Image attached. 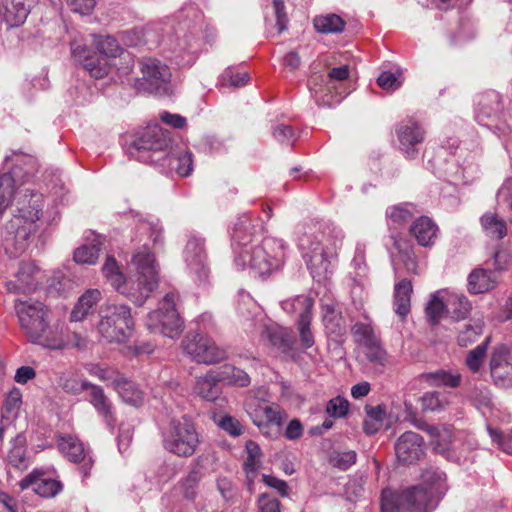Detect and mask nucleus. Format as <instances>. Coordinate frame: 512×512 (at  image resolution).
Returning a JSON list of instances; mask_svg holds the SVG:
<instances>
[{"label":"nucleus","instance_id":"25","mask_svg":"<svg viewBox=\"0 0 512 512\" xmlns=\"http://www.w3.org/2000/svg\"><path fill=\"white\" fill-rule=\"evenodd\" d=\"M101 299L102 293L99 289H87L74 305L70 314V321H83L89 314L93 313Z\"/></svg>","mask_w":512,"mask_h":512},{"label":"nucleus","instance_id":"53","mask_svg":"<svg viewBox=\"0 0 512 512\" xmlns=\"http://www.w3.org/2000/svg\"><path fill=\"white\" fill-rule=\"evenodd\" d=\"M96 47L99 54L105 56L107 59L108 57H116L121 51L117 40L111 36L96 37Z\"/></svg>","mask_w":512,"mask_h":512},{"label":"nucleus","instance_id":"8","mask_svg":"<svg viewBox=\"0 0 512 512\" xmlns=\"http://www.w3.org/2000/svg\"><path fill=\"white\" fill-rule=\"evenodd\" d=\"M178 299L177 293H167L159 303L158 309L148 314L146 326L151 332L160 333L172 339L181 334L184 322L176 309Z\"/></svg>","mask_w":512,"mask_h":512},{"label":"nucleus","instance_id":"44","mask_svg":"<svg viewBox=\"0 0 512 512\" xmlns=\"http://www.w3.org/2000/svg\"><path fill=\"white\" fill-rule=\"evenodd\" d=\"M489 342L490 337H486L482 343H480L467 353V356L465 358V365L467 366L470 372L478 373L480 371L486 358Z\"/></svg>","mask_w":512,"mask_h":512},{"label":"nucleus","instance_id":"3","mask_svg":"<svg viewBox=\"0 0 512 512\" xmlns=\"http://www.w3.org/2000/svg\"><path fill=\"white\" fill-rule=\"evenodd\" d=\"M426 487L416 486L401 492L385 489L381 495L382 512H427L448 490L447 476L440 470H426Z\"/></svg>","mask_w":512,"mask_h":512},{"label":"nucleus","instance_id":"22","mask_svg":"<svg viewBox=\"0 0 512 512\" xmlns=\"http://www.w3.org/2000/svg\"><path fill=\"white\" fill-rule=\"evenodd\" d=\"M429 164L433 169V172L439 178L444 177L447 181L455 185L470 183L474 179V176L478 170L476 166L458 168L454 163H447V168L442 169L441 167H438L432 160H429Z\"/></svg>","mask_w":512,"mask_h":512},{"label":"nucleus","instance_id":"2","mask_svg":"<svg viewBox=\"0 0 512 512\" xmlns=\"http://www.w3.org/2000/svg\"><path fill=\"white\" fill-rule=\"evenodd\" d=\"M343 238V231L335 227L318 223L303 227L298 237V248L314 279L321 281L327 277L331 259L336 256Z\"/></svg>","mask_w":512,"mask_h":512},{"label":"nucleus","instance_id":"57","mask_svg":"<svg viewBox=\"0 0 512 512\" xmlns=\"http://www.w3.org/2000/svg\"><path fill=\"white\" fill-rule=\"evenodd\" d=\"M365 356L369 362L384 366L386 362V351L380 345L379 339L364 345Z\"/></svg>","mask_w":512,"mask_h":512},{"label":"nucleus","instance_id":"48","mask_svg":"<svg viewBox=\"0 0 512 512\" xmlns=\"http://www.w3.org/2000/svg\"><path fill=\"white\" fill-rule=\"evenodd\" d=\"M102 271L107 281L118 292L125 281V277L113 256L107 257L102 267Z\"/></svg>","mask_w":512,"mask_h":512},{"label":"nucleus","instance_id":"18","mask_svg":"<svg viewBox=\"0 0 512 512\" xmlns=\"http://www.w3.org/2000/svg\"><path fill=\"white\" fill-rule=\"evenodd\" d=\"M424 440L413 431L403 433L395 443V453L399 462L413 464L424 456Z\"/></svg>","mask_w":512,"mask_h":512},{"label":"nucleus","instance_id":"51","mask_svg":"<svg viewBox=\"0 0 512 512\" xmlns=\"http://www.w3.org/2000/svg\"><path fill=\"white\" fill-rule=\"evenodd\" d=\"M222 380H227L229 383L238 385L240 387L248 386L250 383L249 375L234 366L226 365L222 372L219 373Z\"/></svg>","mask_w":512,"mask_h":512},{"label":"nucleus","instance_id":"56","mask_svg":"<svg viewBox=\"0 0 512 512\" xmlns=\"http://www.w3.org/2000/svg\"><path fill=\"white\" fill-rule=\"evenodd\" d=\"M356 458V452L352 450L335 452L330 457V464L333 467L345 471L355 464Z\"/></svg>","mask_w":512,"mask_h":512},{"label":"nucleus","instance_id":"63","mask_svg":"<svg viewBox=\"0 0 512 512\" xmlns=\"http://www.w3.org/2000/svg\"><path fill=\"white\" fill-rule=\"evenodd\" d=\"M275 140L282 144H293L297 139L296 131L289 125L278 124L273 128Z\"/></svg>","mask_w":512,"mask_h":512},{"label":"nucleus","instance_id":"45","mask_svg":"<svg viewBox=\"0 0 512 512\" xmlns=\"http://www.w3.org/2000/svg\"><path fill=\"white\" fill-rule=\"evenodd\" d=\"M281 306L288 313H299V317L309 316L311 315L313 300L310 297L301 295L282 301Z\"/></svg>","mask_w":512,"mask_h":512},{"label":"nucleus","instance_id":"10","mask_svg":"<svg viewBox=\"0 0 512 512\" xmlns=\"http://www.w3.org/2000/svg\"><path fill=\"white\" fill-rule=\"evenodd\" d=\"M247 412L260 432L270 439L280 435L283 422L287 419L286 412L278 404L266 401L249 402Z\"/></svg>","mask_w":512,"mask_h":512},{"label":"nucleus","instance_id":"19","mask_svg":"<svg viewBox=\"0 0 512 512\" xmlns=\"http://www.w3.org/2000/svg\"><path fill=\"white\" fill-rule=\"evenodd\" d=\"M58 447L61 453L69 461L83 464L80 467L83 477H88L89 471L93 465V459L86 451L83 443L75 436L63 435L58 438Z\"/></svg>","mask_w":512,"mask_h":512},{"label":"nucleus","instance_id":"7","mask_svg":"<svg viewBox=\"0 0 512 512\" xmlns=\"http://www.w3.org/2000/svg\"><path fill=\"white\" fill-rule=\"evenodd\" d=\"M171 138L167 130L158 125L144 128L129 145L128 153L140 162L159 163L167 156Z\"/></svg>","mask_w":512,"mask_h":512},{"label":"nucleus","instance_id":"12","mask_svg":"<svg viewBox=\"0 0 512 512\" xmlns=\"http://www.w3.org/2000/svg\"><path fill=\"white\" fill-rule=\"evenodd\" d=\"M21 328L32 342L38 339L46 328L47 310L38 301H21L15 306Z\"/></svg>","mask_w":512,"mask_h":512},{"label":"nucleus","instance_id":"47","mask_svg":"<svg viewBox=\"0 0 512 512\" xmlns=\"http://www.w3.org/2000/svg\"><path fill=\"white\" fill-rule=\"evenodd\" d=\"M102 271L107 281L118 292L125 281V277L113 256L107 257L102 267Z\"/></svg>","mask_w":512,"mask_h":512},{"label":"nucleus","instance_id":"23","mask_svg":"<svg viewBox=\"0 0 512 512\" xmlns=\"http://www.w3.org/2000/svg\"><path fill=\"white\" fill-rule=\"evenodd\" d=\"M498 280L494 271L476 268L467 278V289L471 294L487 293L497 287Z\"/></svg>","mask_w":512,"mask_h":512},{"label":"nucleus","instance_id":"38","mask_svg":"<svg viewBox=\"0 0 512 512\" xmlns=\"http://www.w3.org/2000/svg\"><path fill=\"white\" fill-rule=\"evenodd\" d=\"M261 337L267 340L272 346L282 349L283 351L289 350L293 344L292 338L288 332L276 325H265L261 331Z\"/></svg>","mask_w":512,"mask_h":512},{"label":"nucleus","instance_id":"36","mask_svg":"<svg viewBox=\"0 0 512 512\" xmlns=\"http://www.w3.org/2000/svg\"><path fill=\"white\" fill-rule=\"evenodd\" d=\"M29 12L26 0H10L5 7L4 21L9 27H18L25 22Z\"/></svg>","mask_w":512,"mask_h":512},{"label":"nucleus","instance_id":"13","mask_svg":"<svg viewBox=\"0 0 512 512\" xmlns=\"http://www.w3.org/2000/svg\"><path fill=\"white\" fill-rule=\"evenodd\" d=\"M140 64L142 78L139 85L156 95L168 94L171 78L169 67L152 58L145 59Z\"/></svg>","mask_w":512,"mask_h":512},{"label":"nucleus","instance_id":"15","mask_svg":"<svg viewBox=\"0 0 512 512\" xmlns=\"http://www.w3.org/2000/svg\"><path fill=\"white\" fill-rule=\"evenodd\" d=\"M204 242L203 238L191 236L184 250V260L186 265L190 272L196 276V280L199 282H205L209 275Z\"/></svg>","mask_w":512,"mask_h":512},{"label":"nucleus","instance_id":"46","mask_svg":"<svg viewBox=\"0 0 512 512\" xmlns=\"http://www.w3.org/2000/svg\"><path fill=\"white\" fill-rule=\"evenodd\" d=\"M22 405V394L18 389L9 392L2 407L3 422L14 421Z\"/></svg>","mask_w":512,"mask_h":512},{"label":"nucleus","instance_id":"14","mask_svg":"<svg viewBox=\"0 0 512 512\" xmlns=\"http://www.w3.org/2000/svg\"><path fill=\"white\" fill-rule=\"evenodd\" d=\"M328 80L321 78V82H325V87L318 84L320 77H314L310 80V90L319 105L332 107L341 101V97L337 93L333 94L332 89H336L334 81H344L349 77V67L342 65L334 67L328 72Z\"/></svg>","mask_w":512,"mask_h":512},{"label":"nucleus","instance_id":"41","mask_svg":"<svg viewBox=\"0 0 512 512\" xmlns=\"http://www.w3.org/2000/svg\"><path fill=\"white\" fill-rule=\"evenodd\" d=\"M313 25L319 33L330 34L342 32L345 22L336 14H327L315 17Z\"/></svg>","mask_w":512,"mask_h":512},{"label":"nucleus","instance_id":"5","mask_svg":"<svg viewBox=\"0 0 512 512\" xmlns=\"http://www.w3.org/2000/svg\"><path fill=\"white\" fill-rule=\"evenodd\" d=\"M285 251L283 240L267 237L261 243L239 251L235 263L240 268L248 266L259 275H265L282 266Z\"/></svg>","mask_w":512,"mask_h":512},{"label":"nucleus","instance_id":"1","mask_svg":"<svg viewBox=\"0 0 512 512\" xmlns=\"http://www.w3.org/2000/svg\"><path fill=\"white\" fill-rule=\"evenodd\" d=\"M16 186L12 175H0V215L10 207L13 217L6 229L13 236L7 237L5 241L7 246L13 242L15 255L26 249L30 236L37 231L36 222L40 219L42 209L40 194Z\"/></svg>","mask_w":512,"mask_h":512},{"label":"nucleus","instance_id":"27","mask_svg":"<svg viewBox=\"0 0 512 512\" xmlns=\"http://www.w3.org/2000/svg\"><path fill=\"white\" fill-rule=\"evenodd\" d=\"M6 163L13 165L10 175L16 180V185L25 181V179L32 175L35 171L36 160L33 156L23 153H13L11 156H7L5 159Z\"/></svg>","mask_w":512,"mask_h":512},{"label":"nucleus","instance_id":"21","mask_svg":"<svg viewBox=\"0 0 512 512\" xmlns=\"http://www.w3.org/2000/svg\"><path fill=\"white\" fill-rule=\"evenodd\" d=\"M19 486L21 490L31 488L33 492L43 498H53L63 489V484L60 481L51 478H42L33 473L23 478Z\"/></svg>","mask_w":512,"mask_h":512},{"label":"nucleus","instance_id":"43","mask_svg":"<svg viewBox=\"0 0 512 512\" xmlns=\"http://www.w3.org/2000/svg\"><path fill=\"white\" fill-rule=\"evenodd\" d=\"M58 384L65 393L78 396L83 391L89 390L93 383L81 379L75 374H68L60 376Z\"/></svg>","mask_w":512,"mask_h":512},{"label":"nucleus","instance_id":"37","mask_svg":"<svg viewBox=\"0 0 512 512\" xmlns=\"http://www.w3.org/2000/svg\"><path fill=\"white\" fill-rule=\"evenodd\" d=\"M64 328L65 326L48 328L46 325L45 330L41 332V336L38 339H34L32 342L52 350L67 349L69 342L62 337V329Z\"/></svg>","mask_w":512,"mask_h":512},{"label":"nucleus","instance_id":"34","mask_svg":"<svg viewBox=\"0 0 512 512\" xmlns=\"http://www.w3.org/2000/svg\"><path fill=\"white\" fill-rule=\"evenodd\" d=\"M421 379L430 386L456 388L460 386L462 376L458 371L439 369L421 374Z\"/></svg>","mask_w":512,"mask_h":512},{"label":"nucleus","instance_id":"24","mask_svg":"<svg viewBox=\"0 0 512 512\" xmlns=\"http://www.w3.org/2000/svg\"><path fill=\"white\" fill-rule=\"evenodd\" d=\"M503 102L496 91H488L482 94L477 102V120L484 124L485 119L497 118L503 111Z\"/></svg>","mask_w":512,"mask_h":512},{"label":"nucleus","instance_id":"20","mask_svg":"<svg viewBox=\"0 0 512 512\" xmlns=\"http://www.w3.org/2000/svg\"><path fill=\"white\" fill-rule=\"evenodd\" d=\"M89 403L106 425L113 429L116 425L115 409L112 401L101 386L92 384L89 389Z\"/></svg>","mask_w":512,"mask_h":512},{"label":"nucleus","instance_id":"26","mask_svg":"<svg viewBox=\"0 0 512 512\" xmlns=\"http://www.w3.org/2000/svg\"><path fill=\"white\" fill-rule=\"evenodd\" d=\"M410 233L419 245L428 247L437 239L438 226L429 217L421 216L410 226Z\"/></svg>","mask_w":512,"mask_h":512},{"label":"nucleus","instance_id":"40","mask_svg":"<svg viewBox=\"0 0 512 512\" xmlns=\"http://www.w3.org/2000/svg\"><path fill=\"white\" fill-rule=\"evenodd\" d=\"M162 166L167 165L171 169H174L178 175L186 177L190 175L193 170L192 153L185 151L179 155H171L169 151L167 156L162 160Z\"/></svg>","mask_w":512,"mask_h":512},{"label":"nucleus","instance_id":"6","mask_svg":"<svg viewBox=\"0 0 512 512\" xmlns=\"http://www.w3.org/2000/svg\"><path fill=\"white\" fill-rule=\"evenodd\" d=\"M97 332L108 343H124L131 336L134 319L126 304L106 303L100 307Z\"/></svg>","mask_w":512,"mask_h":512},{"label":"nucleus","instance_id":"52","mask_svg":"<svg viewBox=\"0 0 512 512\" xmlns=\"http://www.w3.org/2000/svg\"><path fill=\"white\" fill-rule=\"evenodd\" d=\"M351 333L355 342L363 346L378 339L372 326L366 323L358 322L354 324Z\"/></svg>","mask_w":512,"mask_h":512},{"label":"nucleus","instance_id":"28","mask_svg":"<svg viewBox=\"0 0 512 512\" xmlns=\"http://www.w3.org/2000/svg\"><path fill=\"white\" fill-rule=\"evenodd\" d=\"M254 226L248 216H241L235 223L232 233L233 246L236 256L243 249H248L254 244L253 239Z\"/></svg>","mask_w":512,"mask_h":512},{"label":"nucleus","instance_id":"32","mask_svg":"<svg viewBox=\"0 0 512 512\" xmlns=\"http://www.w3.org/2000/svg\"><path fill=\"white\" fill-rule=\"evenodd\" d=\"M113 389L127 404L138 407L143 403V392L131 380L122 375H116Z\"/></svg>","mask_w":512,"mask_h":512},{"label":"nucleus","instance_id":"16","mask_svg":"<svg viewBox=\"0 0 512 512\" xmlns=\"http://www.w3.org/2000/svg\"><path fill=\"white\" fill-rule=\"evenodd\" d=\"M396 135L401 151L407 158L414 159L419 152L418 146L424 141L425 132L422 127L409 119L398 125Z\"/></svg>","mask_w":512,"mask_h":512},{"label":"nucleus","instance_id":"59","mask_svg":"<svg viewBox=\"0 0 512 512\" xmlns=\"http://www.w3.org/2000/svg\"><path fill=\"white\" fill-rule=\"evenodd\" d=\"M483 327L477 323L475 325H466L463 330L458 334V343L460 346L466 347L474 343L477 338L482 334Z\"/></svg>","mask_w":512,"mask_h":512},{"label":"nucleus","instance_id":"58","mask_svg":"<svg viewBox=\"0 0 512 512\" xmlns=\"http://www.w3.org/2000/svg\"><path fill=\"white\" fill-rule=\"evenodd\" d=\"M349 402L341 396H337L328 401L326 405V412L329 416L334 418L345 417L348 413Z\"/></svg>","mask_w":512,"mask_h":512},{"label":"nucleus","instance_id":"11","mask_svg":"<svg viewBox=\"0 0 512 512\" xmlns=\"http://www.w3.org/2000/svg\"><path fill=\"white\" fill-rule=\"evenodd\" d=\"M182 347L184 352L198 363L214 364L226 357L223 349L199 333H188L182 341Z\"/></svg>","mask_w":512,"mask_h":512},{"label":"nucleus","instance_id":"61","mask_svg":"<svg viewBox=\"0 0 512 512\" xmlns=\"http://www.w3.org/2000/svg\"><path fill=\"white\" fill-rule=\"evenodd\" d=\"M422 408L425 411H440L444 409L447 401L438 392H427L421 398Z\"/></svg>","mask_w":512,"mask_h":512},{"label":"nucleus","instance_id":"42","mask_svg":"<svg viewBox=\"0 0 512 512\" xmlns=\"http://www.w3.org/2000/svg\"><path fill=\"white\" fill-rule=\"evenodd\" d=\"M25 442V437L21 434H17L13 440L12 448L8 453L9 463L13 467L20 470L26 469L28 467Z\"/></svg>","mask_w":512,"mask_h":512},{"label":"nucleus","instance_id":"31","mask_svg":"<svg viewBox=\"0 0 512 512\" xmlns=\"http://www.w3.org/2000/svg\"><path fill=\"white\" fill-rule=\"evenodd\" d=\"M413 424L420 430L427 432L432 437V444L439 452L445 451L448 444L452 440V431L449 426L445 425H429L422 420H416Z\"/></svg>","mask_w":512,"mask_h":512},{"label":"nucleus","instance_id":"29","mask_svg":"<svg viewBox=\"0 0 512 512\" xmlns=\"http://www.w3.org/2000/svg\"><path fill=\"white\" fill-rule=\"evenodd\" d=\"M479 222L483 233L491 240H502L507 236V223L497 213L485 212Z\"/></svg>","mask_w":512,"mask_h":512},{"label":"nucleus","instance_id":"54","mask_svg":"<svg viewBox=\"0 0 512 512\" xmlns=\"http://www.w3.org/2000/svg\"><path fill=\"white\" fill-rule=\"evenodd\" d=\"M413 209L414 207L412 205H399L389 208L386 214L391 221L398 225H402L413 218Z\"/></svg>","mask_w":512,"mask_h":512},{"label":"nucleus","instance_id":"17","mask_svg":"<svg viewBox=\"0 0 512 512\" xmlns=\"http://www.w3.org/2000/svg\"><path fill=\"white\" fill-rule=\"evenodd\" d=\"M71 52L75 60L81 63L92 77L101 79L108 74L110 66L105 56L99 53L88 54L86 46L77 40L72 41Z\"/></svg>","mask_w":512,"mask_h":512},{"label":"nucleus","instance_id":"62","mask_svg":"<svg viewBox=\"0 0 512 512\" xmlns=\"http://www.w3.org/2000/svg\"><path fill=\"white\" fill-rule=\"evenodd\" d=\"M311 315L301 316L298 319V330L300 334V340L305 348H310L314 344V337L310 329Z\"/></svg>","mask_w":512,"mask_h":512},{"label":"nucleus","instance_id":"39","mask_svg":"<svg viewBox=\"0 0 512 512\" xmlns=\"http://www.w3.org/2000/svg\"><path fill=\"white\" fill-rule=\"evenodd\" d=\"M103 245V237L95 236L91 245L84 244L74 251V260L79 264L93 265L96 263L101 247Z\"/></svg>","mask_w":512,"mask_h":512},{"label":"nucleus","instance_id":"30","mask_svg":"<svg viewBox=\"0 0 512 512\" xmlns=\"http://www.w3.org/2000/svg\"><path fill=\"white\" fill-rule=\"evenodd\" d=\"M220 381L222 379L219 373L210 371L205 376L197 378L194 392L207 401H215L221 394Z\"/></svg>","mask_w":512,"mask_h":512},{"label":"nucleus","instance_id":"50","mask_svg":"<svg viewBox=\"0 0 512 512\" xmlns=\"http://www.w3.org/2000/svg\"><path fill=\"white\" fill-rule=\"evenodd\" d=\"M201 475L197 470H192L180 483L183 497L188 501H194L197 496V487Z\"/></svg>","mask_w":512,"mask_h":512},{"label":"nucleus","instance_id":"33","mask_svg":"<svg viewBox=\"0 0 512 512\" xmlns=\"http://www.w3.org/2000/svg\"><path fill=\"white\" fill-rule=\"evenodd\" d=\"M323 324L330 335L341 336L345 333V321L333 302L322 304Z\"/></svg>","mask_w":512,"mask_h":512},{"label":"nucleus","instance_id":"55","mask_svg":"<svg viewBox=\"0 0 512 512\" xmlns=\"http://www.w3.org/2000/svg\"><path fill=\"white\" fill-rule=\"evenodd\" d=\"M491 377L497 386L512 387V364H504L490 369Z\"/></svg>","mask_w":512,"mask_h":512},{"label":"nucleus","instance_id":"64","mask_svg":"<svg viewBox=\"0 0 512 512\" xmlns=\"http://www.w3.org/2000/svg\"><path fill=\"white\" fill-rule=\"evenodd\" d=\"M281 507V502L271 494L262 493L258 496V512H281Z\"/></svg>","mask_w":512,"mask_h":512},{"label":"nucleus","instance_id":"9","mask_svg":"<svg viewBox=\"0 0 512 512\" xmlns=\"http://www.w3.org/2000/svg\"><path fill=\"white\" fill-rule=\"evenodd\" d=\"M199 443V434L190 419L184 416L171 420L169 430L163 439L167 451L179 457H190L195 453Z\"/></svg>","mask_w":512,"mask_h":512},{"label":"nucleus","instance_id":"60","mask_svg":"<svg viewBox=\"0 0 512 512\" xmlns=\"http://www.w3.org/2000/svg\"><path fill=\"white\" fill-rule=\"evenodd\" d=\"M444 311H445V304L439 298L438 293L432 295L430 301L427 303V306H426V315H427L428 319L433 324H436L439 322Z\"/></svg>","mask_w":512,"mask_h":512},{"label":"nucleus","instance_id":"35","mask_svg":"<svg viewBox=\"0 0 512 512\" xmlns=\"http://www.w3.org/2000/svg\"><path fill=\"white\" fill-rule=\"evenodd\" d=\"M412 284L409 280L403 279L394 288L395 312L400 317H405L410 312Z\"/></svg>","mask_w":512,"mask_h":512},{"label":"nucleus","instance_id":"4","mask_svg":"<svg viewBox=\"0 0 512 512\" xmlns=\"http://www.w3.org/2000/svg\"><path fill=\"white\" fill-rule=\"evenodd\" d=\"M134 278L124 281L118 292L137 306H142L158 286V270L154 255L146 246L132 258Z\"/></svg>","mask_w":512,"mask_h":512},{"label":"nucleus","instance_id":"49","mask_svg":"<svg viewBox=\"0 0 512 512\" xmlns=\"http://www.w3.org/2000/svg\"><path fill=\"white\" fill-rule=\"evenodd\" d=\"M384 416L385 412L380 406L368 409L363 422L365 433L369 435L376 433L382 427Z\"/></svg>","mask_w":512,"mask_h":512}]
</instances>
